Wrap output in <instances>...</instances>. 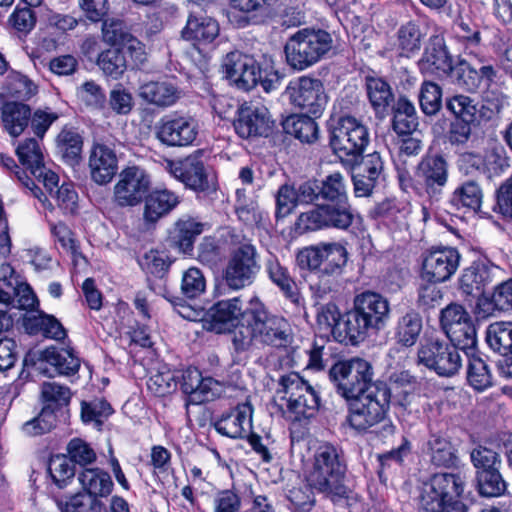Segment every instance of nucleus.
<instances>
[{"label":"nucleus","mask_w":512,"mask_h":512,"mask_svg":"<svg viewBox=\"0 0 512 512\" xmlns=\"http://www.w3.org/2000/svg\"><path fill=\"white\" fill-rule=\"evenodd\" d=\"M247 306L243 308L240 297H234L227 300H221L215 303L207 313L211 324V329L217 333H222L236 327L245 326V314Z\"/></svg>","instance_id":"b1692460"},{"label":"nucleus","mask_w":512,"mask_h":512,"mask_svg":"<svg viewBox=\"0 0 512 512\" xmlns=\"http://www.w3.org/2000/svg\"><path fill=\"white\" fill-rule=\"evenodd\" d=\"M88 168L95 183H110L118 170V158L114 149L104 143H94L89 151Z\"/></svg>","instance_id":"a878e982"},{"label":"nucleus","mask_w":512,"mask_h":512,"mask_svg":"<svg viewBox=\"0 0 512 512\" xmlns=\"http://www.w3.org/2000/svg\"><path fill=\"white\" fill-rule=\"evenodd\" d=\"M78 480L83 490L93 498L109 496L114 487L111 476L100 468L84 469Z\"/></svg>","instance_id":"72a5a7b5"},{"label":"nucleus","mask_w":512,"mask_h":512,"mask_svg":"<svg viewBox=\"0 0 512 512\" xmlns=\"http://www.w3.org/2000/svg\"><path fill=\"white\" fill-rule=\"evenodd\" d=\"M41 400L54 411L55 408L66 406L71 399V390L69 387L59 384L55 381H45L41 385Z\"/></svg>","instance_id":"5fc2aeb1"},{"label":"nucleus","mask_w":512,"mask_h":512,"mask_svg":"<svg viewBox=\"0 0 512 512\" xmlns=\"http://www.w3.org/2000/svg\"><path fill=\"white\" fill-rule=\"evenodd\" d=\"M236 134L243 139L267 137L272 132L273 121L263 105L243 104L233 121Z\"/></svg>","instance_id":"f3484780"},{"label":"nucleus","mask_w":512,"mask_h":512,"mask_svg":"<svg viewBox=\"0 0 512 512\" xmlns=\"http://www.w3.org/2000/svg\"><path fill=\"white\" fill-rule=\"evenodd\" d=\"M155 129L157 139L169 147L189 146L198 136L196 120L191 116L177 113L161 118Z\"/></svg>","instance_id":"2eb2a0df"},{"label":"nucleus","mask_w":512,"mask_h":512,"mask_svg":"<svg viewBox=\"0 0 512 512\" xmlns=\"http://www.w3.org/2000/svg\"><path fill=\"white\" fill-rule=\"evenodd\" d=\"M290 102L313 116H320L326 106L327 96L319 79L301 76L286 87Z\"/></svg>","instance_id":"4468645a"},{"label":"nucleus","mask_w":512,"mask_h":512,"mask_svg":"<svg viewBox=\"0 0 512 512\" xmlns=\"http://www.w3.org/2000/svg\"><path fill=\"white\" fill-rule=\"evenodd\" d=\"M253 409L250 403L238 404L228 414L215 422L218 433L229 438L237 439L247 436L252 428Z\"/></svg>","instance_id":"cd10ccee"},{"label":"nucleus","mask_w":512,"mask_h":512,"mask_svg":"<svg viewBox=\"0 0 512 512\" xmlns=\"http://www.w3.org/2000/svg\"><path fill=\"white\" fill-rule=\"evenodd\" d=\"M460 254L455 248L444 247L429 252L424 258L423 275L433 282H444L456 272Z\"/></svg>","instance_id":"393cba45"},{"label":"nucleus","mask_w":512,"mask_h":512,"mask_svg":"<svg viewBox=\"0 0 512 512\" xmlns=\"http://www.w3.org/2000/svg\"><path fill=\"white\" fill-rule=\"evenodd\" d=\"M317 322L320 326L331 331L338 342L352 345L349 330L344 329L342 325L346 323V314L341 317L340 311L334 303L321 306L317 313Z\"/></svg>","instance_id":"f704fd0d"},{"label":"nucleus","mask_w":512,"mask_h":512,"mask_svg":"<svg viewBox=\"0 0 512 512\" xmlns=\"http://www.w3.org/2000/svg\"><path fill=\"white\" fill-rule=\"evenodd\" d=\"M440 323L449 340L461 350L476 347V329L465 308L452 303L441 311Z\"/></svg>","instance_id":"ddd939ff"},{"label":"nucleus","mask_w":512,"mask_h":512,"mask_svg":"<svg viewBox=\"0 0 512 512\" xmlns=\"http://www.w3.org/2000/svg\"><path fill=\"white\" fill-rule=\"evenodd\" d=\"M97 64L106 76L118 79L128 68L129 61L121 48L113 47L98 56Z\"/></svg>","instance_id":"de8ad7c7"},{"label":"nucleus","mask_w":512,"mask_h":512,"mask_svg":"<svg viewBox=\"0 0 512 512\" xmlns=\"http://www.w3.org/2000/svg\"><path fill=\"white\" fill-rule=\"evenodd\" d=\"M448 180V163L439 154H427L416 166L414 181L430 197H438Z\"/></svg>","instance_id":"a211bd4d"},{"label":"nucleus","mask_w":512,"mask_h":512,"mask_svg":"<svg viewBox=\"0 0 512 512\" xmlns=\"http://www.w3.org/2000/svg\"><path fill=\"white\" fill-rule=\"evenodd\" d=\"M230 5L233 9L245 14L235 17L234 21L239 28L259 23V16L264 15L259 0H230Z\"/></svg>","instance_id":"13d9d810"},{"label":"nucleus","mask_w":512,"mask_h":512,"mask_svg":"<svg viewBox=\"0 0 512 512\" xmlns=\"http://www.w3.org/2000/svg\"><path fill=\"white\" fill-rule=\"evenodd\" d=\"M41 359L53 366L59 375H74L80 368L79 358L69 349L48 347L41 352Z\"/></svg>","instance_id":"4c0bfd02"},{"label":"nucleus","mask_w":512,"mask_h":512,"mask_svg":"<svg viewBox=\"0 0 512 512\" xmlns=\"http://www.w3.org/2000/svg\"><path fill=\"white\" fill-rule=\"evenodd\" d=\"M308 283L312 296L317 301L333 297L339 286L335 273L329 272L327 267L310 273Z\"/></svg>","instance_id":"a19ab883"},{"label":"nucleus","mask_w":512,"mask_h":512,"mask_svg":"<svg viewBox=\"0 0 512 512\" xmlns=\"http://www.w3.org/2000/svg\"><path fill=\"white\" fill-rule=\"evenodd\" d=\"M470 458L476 468V474L498 469L501 465L500 455L495 450L482 445H478L471 451Z\"/></svg>","instance_id":"0e129e2a"},{"label":"nucleus","mask_w":512,"mask_h":512,"mask_svg":"<svg viewBox=\"0 0 512 512\" xmlns=\"http://www.w3.org/2000/svg\"><path fill=\"white\" fill-rule=\"evenodd\" d=\"M205 224L191 216L179 218L169 235L171 246L181 253L191 255L196 238L204 231Z\"/></svg>","instance_id":"c85d7f7f"},{"label":"nucleus","mask_w":512,"mask_h":512,"mask_svg":"<svg viewBox=\"0 0 512 512\" xmlns=\"http://www.w3.org/2000/svg\"><path fill=\"white\" fill-rule=\"evenodd\" d=\"M266 271L269 279L282 292L283 296L295 305L301 302V295L298 286L290 275L287 267L283 266L278 259L272 257L266 263Z\"/></svg>","instance_id":"2f4dec72"},{"label":"nucleus","mask_w":512,"mask_h":512,"mask_svg":"<svg viewBox=\"0 0 512 512\" xmlns=\"http://www.w3.org/2000/svg\"><path fill=\"white\" fill-rule=\"evenodd\" d=\"M26 327L32 334L42 333L45 337L62 340L66 331L62 324L53 316L39 313L26 320Z\"/></svg>","instance_id":"a18cd8bd"},{"label":"nucleus","mask_w":512,"mask_h":512,"mask_svg":"<svg viewBox=\"0 0 512 512\" xmlns=\"http://www.w3.org/2000/svg\"><path fill=\"white\" fill-rule=\"evenodd\" d=\"M332 43L331 35L325 30H298L285 44L287 63L295 70H305L319 62L331 50Z\"/></svg>","instance_id":"39448f33"},{"label":"nucleus","mask_w":512,"mask_h":512,"mask_svg":"<svg viewBox=\"0 0 512 512\" xmlns=\"http://www.w3.org/2000/svg\"><path fill=\"white\" fill-rule=\"evenodd\" d=\"M419 104L425 115H436L442 108L441 87L437 83L424 81L420 88Z\"/></svg>","instance_id":"6e6d98bb"},{"label":"nucleus","mask_w":512,"mask_h":512,"mask_svg":"<svg viewBox=\"0 0 512 512\" xmlns=\"http://www.w3.org/2000/svg\"><path fill=\"white\" fill-rule=\"evenodd\" d=\"M344 474L345 464L339 450L332 444L325 443L315 451L307 482L310 487L323 493L335 505L346 509L356 504L357 499L342 483Z\"/></svg>","instance_id":"7ed1b4c3"},{"label":"nucleus","mask_w":512,"mask_h":512,"mask_svg":"<svg viewBox=\"0 0 512 512\" xmlns=\"http://www.w3.org/2000/svg\"><path fill=\"white\" fill-rule=\"evenodd\" d=\"M279 392L287 401L288 412L294 421L312 418L320 406V398L313 386L298 373L290 372L279 378Z\"/></svg>","instance_id":"1a4fd4ad"},{"label":"nucleus","mask_w":512,"mask_h":512,"mask_svg":"<svg viewBox=\"0 0 512 512\" xmlns=\"http://www.w3.org/2000/svg\"><path fill=\"white\" fill-rule=\"evenodd\" d=\"M354 215L349 203H323L302 212L296 222L300 233L322 229L347 230L353 223Z\"/></svg>","instance_id":"9d476101"},{"label":"nucleus","mask_w":512,"mask_h":512,"mask_svg":"<svg viewBox=\"0 0 512 512\" xmlns=\"http://www.w3.org/2000/svg\"><path fill=\"white\" fill-rule=\"evenodd\" d=\"M181 389L188 395V401L192 404H201L214 399L218 395L219 383L208 377L203 378L197 368H188L182 373Z\"/></svg>","instance_id":"bb28decb"},{"label":"nucleus","mask_w":512,"mask_h":512,"mask_svg":"<svg viewBox=\"0 0 512 512\" xmlns=\"http://www.w3.org/2000/svg\"><path fill=\"white\" fill-rule=\"evenodd\" d=\"M150 187L146 171L138 166L123 169L113 189V201L120 207H133L141 203Z\"/></svg>","instance_id":"dca6fc26"},{"label":"nucleus","mask_w":512,"mask_h":512,"mask_svg":"<svg viewBox=\"0 0 512 512\" xmlns=\"http://www.w3.org/2000/svg\"><path fill=\"white\" fill-rule=\"evenodd\" d=\"M163 166L165 171L189 189L204 192L210 188L205 164L197 155L179 160L166 159Z\"/></svg>","instance_id":"6ab92c4d"},{"label":"nucleus","mask_w":512,"mask_h":512,"mask_svg":"<svg viewBox=\"0 0 512 512\" xmlns=\"http://www.w3.org/2000/svg\"><path fill=\"white\" fill-rule=\"evenodd\" d=\"M113 413L111 405L104 399H95L91 402H83L81 417L85 423L94 422L100 428L105 419Z\"/></svg>","instance_id":"e2e57ef3"},{"label":"nucleus","mask_w":512,"mask_h":512,"mask_svg":"<svg viewBox=\"0 0 512 512\" xmlns=\"http://www.w3.org/2000/svg\"><path fill=\"white\" fill-rule=\"evenodd\" d=\"M260 269V255L257 248L250 242H244L230 251L222 278L227 287L238 291L250 286Z\"/></svg>","instance_id":"6e6552de"},{"label":"nucleus","mask_w":512,"mask_h":512,"mask_svg":"<svg viewBox=\"0 0 512 512\" xmlns=\"http://www.w3.org/2000/svg\"><path fill=\"white\" fill-rule=\"evenodd\" d=\"M502 275L501 268L487 259L477 260L463 270L460 289L464 294L477 297L479 300L485 288L501 280Z\"/></svg>","instance_id":"aec40b11"},{"label":"nucleus","mask_w":512,"mask_h":512,"mask_svg":"<svg viewBox=\"0 0 512 512\" xmlns=\"http://www.w3.org/2000/svg\"><path fill=\"white\" fill-rule=\"evenodd\" d=\"M392 128L398 136L411 135L418 126L416 110L412 102L399 97L392 106Z\"/></svg>","instance_id":"c9c22d12"},{"label":"nucleus","mask_w":512,"mask_h":512,"mask_svg":"<svg viewBox=\"0 0 512 512\" xmlns=\"http://www.w3.org/2000/svg\"><path fill=\"white\" fill-rule=\"evenodd\" d=\"M180 203L179 196L168 189H156L150 192L144 201L143 219L155 224L168 215Z\"/></svg>","instance_id":"c756f323"},{"label":"nucleus","mask_w":512,"mask_h":512,"mask_svg":"<svg viewBox=\"0 0 512 512\" xmlns=\"http://www.w3.org/2000/svg\"><path fill=\"white\" fill-rule=\"evenodd\" d=\"M329 376L337 392L349 401L348 422L356 430H365L384 418L383 382L373 380L371 364L360 358L335 363Z\"/></svg>","instance_id":"f257e3e1"},{"label":"nucleus","mask_w":512,"mask_h":512,"mask_svg":"<svg viewBox=\"0 0 512 512\" xmlns=\"http://www.w3.org/2000/svg\"><path fill=\"white\" fill-rule=\"evenodd\" d=\"M368 142L367 128L354 117H341L330 129V146L333 152L350 166L357 163Z\"/></svg>","instance_id":"0eeeda50"},{"label":"nucleus","mask_w":512,"mask_h":512,"mask_svg":"<svg viewBox=\"0 0 512 512\" xmlns=\"http://www.w3.org/2000/svg\"><path fill=\"white\" fill-rule=\"evenodd\" d=\"M486 341L490 348L503 356L512 353V323L495 322L488 326Z\"/></svg>","instance_id":"37998d69"},{"label":"nucleus","mask_w":512,"mask_h":512,"mask_svg":"<svg viewBox=\"0 0 512 512\" xmlns=\"http://www.w3.org/2000/svg\"><path fill=\"white\" fill-rule=\"evenodd\" d=\"M395 37L400 55L410 57L420 51L424 33L415 21H408L399 27Z\"/></svg>","instance_id":"58836bf2"},{"label":"nucleus","mask_w":512,"mask_h":512,"mask_svg":"<svg viewBox=\"0 0 512 512\" xmlns=\"http://www.w3.org/2000/svg\"><path fill=\"white\" fill-rule=\"evenodd\" d=\"M353 309L346 313V323L352 345L362 342L369 330H377L384 319V299L381 294L365 291L354 298Z\"/></svg>","instance_id":"423d86ee"},{"label":"nucleus","mask_w":512,"mask_h":512,"mask_svg":"<svg viewBox=\"0 0 512 512\" xmlns=\"http://www.w3.org/2000/svg\"><path fill=\"white\" fill-rule=\"evenodd\" d=\"M245 326L234 331L232 343L236 351L248 350L254 342L285 347L291 341L290 325L282 316L269 312L258 296H253L245 314Z\"/></svg>","instance_id":"f03ea898"},{"label":"nucleus","mask_w":512,"mask_h":512,"mask_svg":"<svg viewBox=\"0 0 512 512\" xmlns=\"http://www.w3.org/2000/svg\"><path fill=\"white\" fill-rule=\"evenodd\" d=\"M197 0L190 1V12L181 36L187 41L199 44L212 43L220 32V26L216 19L202 14Z\"/></svg>","instance_id":"5701e85b"},{"label":"nucleus","mask_w":512,"mask_h":512,"mask_svg":"<svg viewBox=\"0 0 512 512\" xmlns=\"http://www.w3.org/2000/svg\"><path fill=\"white\" fill-rule=\"evenodd\" d=\"M459 346L439 339H426L417 352V363L442 377L456 375L462 367Z\"/></svg>","instance_id":"f8f14e48"},{"label":"nucleus","mask_w":512,"mask_h":512,"mask_svg":"<svg viewBox=\"0 0 512 512\" xmlns=\"http://www.w3.org/2000/svg\"><path fill=\"white\" fill-rule=\"evenodd\" d=\"M477 485L479 493L487 497H497L506 490V482L502 478L499 468L492 471L478 472Z\"/></svg>","instance_id":"4d7b16f0"},{"label":"nucleus","mask_w":512,"mask_h":512,"mask_svg":"<svg viewBox=\"0 0 512 512\" xmlns=\"http://www.w3.org/2000/svg\"><path fill=\"white\" fill-rule=\"evenodd\" d=\"M416 377L408 371H396L389 376V385L386 387V394L397 399L402 404L404 400L416 389Z\"/></svg>","instance_id":"8fccbe9b"},{"label":"nucleus","mask_w":512,"mask_h":512,"mask_svg":"<svg viewBox=\"0 0 512 512\" xmlns=\"http://www.w3.org/2000/svg\"><path fill=\"white\" fill-rule=\"evenodd\" d=\"M287 134L303 143H313L318 139L319 128L315 120L308 115H291L283 122Z\"/></svg>","instance_id":"ea45409f"},{"label":"nucleus","mask_w":512,"mask_h":512,"mask_svg":"<svg viewBox=\"0 0 512 512\" xmlns=\"http://www.w3.org/2000/svg\"><path fill=\"white\" fill-rule=\"evenodd\" d=\"M474 350H462L468 359L467 381L475 390L484 391L493 385V376L487 362Z\"/></svg>","instance_id":"e433bc0d"},{"label":"nucleus","mask_w":512,"mask_h":512,"mask_svg":"<svg viewBox=\"0 0 512 512\" xmlns=\"http://www.w3.org/2000/svg\"><path fill=\"white\" fill-rule=\"evenodd\" d=\"M16 153L20 162L32 173L39 171L40 167L44 165L43 154L40 146L35 139H27L21 143Z\"/></svg>","instance_id":"680f3d73"},{"label":"nucleus","mask_w":512,"mask_h":512,"mask_svg":"<svg viewBox=\"0 0 512 512\" xmlns=\"http://www.w3.org/2000/svg\"><path fill=\"white\" fill-rule=\"evenodd\" d=\"M418 67L423 74L451 75L452 79L454 78L452 57L441 35H433L429 38L422 57L418 61Z\"/></svg>","instance_id":"4be33fe9"},{"label":"nucleus","mask_w":512,"mask_h":512,"mask_svg":"<svg viewBox=\"0 0 512 512\" xmlns=\"http://www.w3.org/2000/svg\"><path fill=\"white\" fill-rule=\"evenodd\" d=\"M55 425L54 411L49 407H43L38 416L23 424L22 430L28 436H39L51 431Z\"/></svg>","instance_id":"69168bd1"},{"label":"nucleus","mask_w":512,"mask_h":512,"mask_svg":"<svg viewBox=\"0 0 512 512\" xmlns=\"http://www.w3.org/2000/svg\"><path fill=\"white\" fill-rule=\"evenodd\" d=\"M430 461L437 467L454 466L458 460L452 444L441 437L433 436L429 442Z\"/></svg>","instance_id":"3c124183"},{"label":"nucleus","mask_w":512,"mask_h":512,"mask_svg":"<svg viewBox=\"0 0 512 512\" xmlns=\"http://www.w3.org/2000/svg\"><path fill=\"white\" fill-rule=\"evenodd\" d=\"M493 212L503 220L512 221V174L496 189Z\"/></svg>","instance_id":"bf43d9fd"},{"label":"nucleus","mask_w":512,"mask_h":512,"mask_svg":"<svg viewBox=\"0 0 512 512\" xmlns=\"http://www.w3.org/2000/svg\"><path fill=\"white\" fill-rule=\"evenodd\" d=\"M139 96L158 107H169L180 99L181 91L171 81H150L139 87Z\"/></svg>","instance_id":"7c9ffc66"},{"label":"nucleus","mask_w":512,"mask_h":512,"mask_svg":"<svg viewBox=\"0 0 512 512\" xmlns=\"http://www.w3.org/2000/svg\"><path fill=\"white\" fill-rule=\"evenodd\" d=\"M482 197L479 184L475 181H467L452 193L450 204L457 209L468 208L477 211L481 207Z\"/></svg>","instance_id":"c03bdc74"},{"label":"nucleus","mask_w":512,"mask_h":512,"mask_svg":"<svg viewBox=\"0 0 512 512\" xmlns=\"http://www.w3.org/2000/svg\"><path fill=\"white\" fill-rule=\"evenodd\" d=\"M497 78L498 70L483 56L471 54L459 59L454 65V83L469 93L489 90Z\"/></svg>","instance_id":"9b49d317"},{"label":"nucleus","mask_w":512,"mask_h":512,"mask_svg":"<svg viewBox=\"0 0 512 512\" xmlns=\"http://www.w3.org/2000/svg\"><path fill=\"white\" fill-rule=\"evenodd\" d=\"M478 306L485 314H491L495 309L499 311L512 310V279L497 285L491 298H480Z\"/></svg>","instance_id":"49530a36"},{"label":"nucleus","mask_w":512,"mask_h":512,"mask_svg":"<svg viewBox=\"0 0 512 512\" xmlns=\"http://www.w3.org/2000/svg\"><path fill=\"white\" fill-rule=\"evenodd\" d=\"M320 198L328 203H349L347 185L344 176L340 172L327 175L318 184Z\"/></svg>","instance_id":"79ce46f5"},{"label":"nucleus","mask_w":512,"mask_h":512,"mask_svg":"<svg viewBox=\"0 0 512 512\" xmlns=\"http://www.w3.org/2000/svg\"><path fill=\"white\" fill-rule=\"evenodd\" d=\"M57 144L63 158L71 165L78 163L83 147L81 135L72 128H64L57 136Z\"/></svg>","instance_id":"09e8293b"},{"label":"nucleus","mask_w":512,"mask_h":512,"mask_svg":"<svg viewBox=\"0 0 512 512\" xmlns=\"http://www.w3.org/2000/svg\"><path fill=\"white\" fill-rule=\"evenodd\" d=\"M222 70L238 88L250 90L258 84L259 66L256 60L240 51L228 53L222 61Z\"/></svg>","instance_id":"412c9836"},{"label":"nucleus","mask_w":512,"mask_h":512,"mask_svg":"<svg viewBox=\"0 0 512 512\" xmlns=\"http://www.w3.org/2000/svg\"><path fill=\"white\" fill-rule=\"evenodd\" d=\"M466 477L461 472L437 473L425 482L420 494V512H468L458 500L465 490Z\"/></svg>","instance_id":"20e7f679"},{"label":"nucleus","mask_w":512,"mask_h":512,"mask_svg":"<svg viewBox=\"0 0 512 512\" xmlns=\"http://www.w3.org/2000/svg\"><path fill=\"white\" fill-rule=\"evenodd\" d=\"M422 330V319L415 312L405 314L398 322L396 338L405 347L413 346Z\"/></svg>","instance_id":"864d4df0"},{"label":"nucleus","mask_w":512,"mask_h":512,"mask_svg":"<svg viewBox=\"0 0 512 512\" xmlns=\"http://www.w3.org/2000/svg\"><path fill=\"white\" fill-rule=\"evenodd\" d=\"M3 127L12 137H18L28 127L31 108L22 102H6L1 110Z\"/></svg>","instance_id":"473e14b6"},{"label":"nucleus","mask_w":512,"mask_h":512,"mask_svg":"<svg viewBox=\"0 0 512 512\" xmlns=\"http://www.w3.org/2000/svg\"><path fill=\"white\" fill-rule=\"evenodd\" d=\"M37 22L34 10L30 7L17 6L8 18V24L18 33L27 35Z\"/></svg>","instance_id":"774afa93"},{"label":"nucleus","mask_w":512,"mask_h":512,"mask_svg":"<svg viewBox=\"0 0 512 512\" xmlns=\"http://www.w3.org/2000/svg\"><path fill=\"white\" fill-rule=\"evenodd\" d=\"M206 279L196 267L187 269L182 276L181 291L187 298H196L205 292Z\"/></svg>","instance_id":"338daca9"},{"label":"nucleus","mask_w":512,"mask_h":512,"mask_svg":"<svg viewBox=\"0 0 512 512\" xmlns=\"http://www.w3.org/2000/svg\"><path fill=\"white\" fill-rule=\"evenodd\" d=\"M447 109L459 120L474 122L476 119L477 106L469 96L457 94L446 102Z\"/></svg>","instance_id":"052dcab7"},{"label":"nucleus","mask_w":512,"mask_h":512,"mask_svg":"<svg viewBox=\"0 0 512 512\" xmlns=\"http://www.w3.org/2000/svg\"><path fill=\"white\" fill-rule=\"evenodd\" d=\"M364 73L368 100L376 115L381 119L384 113V79L374 70H368Z\"/></svg>","instance_id":"603ef678"}]
</instances>
